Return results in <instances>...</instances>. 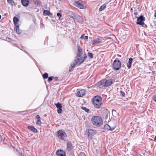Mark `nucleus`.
<instances>
[{
  "label": "nucleus",
  "instance_id": "obj_27",
  "mask_svg": "<svg viewBox=\"0 0 156 156\" xmlns=\"http://www.w3.org/2000/svg\"><path fill=\"white\" fill-rule=\"evenodd\" d=\"M55 105L57 108H62V104L59 103H58L57 104H55Z\"/></svg>",
  "mask_w": 156,
  "mask_h": 156
},
{
  "label": "nucleus",
  "instance_id": "obj_24",
  "mask_svg": "<svg viewBox=\"0 0 156 156\" xmlns=\"http://www.w3.org/2000/svg\"><path fill=\"white\" fill-rule=\"evenodd\" d=\"M81 108L83 110L85 111L86 112H87V113H90V109L87 108L85 107H81Z\"/></svg>",
  "mask_w": 156,
  "mask_h": 156
},
{
  "label": "nucleus",
  "instance_id": "obj_19",
  "mask_svg": "<svg viewBox=\"0 0 156 156\" xmlns=\"http://www.w3.org/2000/svg\"><path fill=\"white\" fill-rule=\"evenodd\" d=\"M15 30L17 34H20L21 33V31L19 29V25L15 26Z\"/></svg>",
  "mask_w": 156,
  "mask_h": 156
},
{
  "label": "nucleus",
  "instance_id": "obj_3",
  "mask_svg": "<svg viewBox=\"0 0 156 156\" xmlns=\"http://www.w3.org/2000/svg\"><path fill=\"white\" fill-rule=\"evenodd\" d=\"M112 83L111 79H104L101 81L100 82H98L99 85H101L102 86L107 87L110 86Z\"/></svg>",
  "mask_w": 156,
  "mask_h": 156
},
{
  "label": "nucleus",
  "instance_id": "obj_29",
  "mask_svg": "<svg viewBox=\"0 0 156 156\" xmlns=\"http://www.w3.org/2000/svg\"><path fill=\"white\" fill-rule=\"evenodd\" d=\"M88 56H89L91 58H93V54L92 53L90 52H88Z\"/></svg>",
  "mask_w": 156,
  "mask_h": 156
},
{
  "label": "nucleus",
  "instance_id": "obj_35",
  "mask_svg": "<svg viewBox=\"0 0 156 156\" xmlns=\"http://www.w3.org/2000/svg\"><path fill=\"white\" fill-rule=\"evenodd\" d=\"M120 94H121V96H122L123 97H125V93L122 92V91H120Z\"/></svg>",
  "mask_w": 156,
  "mask_h": 156
},
{
  "label": "nucleus",
  "instance_id": "obj_26",
  "mask_svg": "<svg viewBox=\"0 0 156 156\" xmlns=\"http://www.w3.org/2000/svg\"><path fill=\"white\" fill-rule=\"evenodd\" d=\"M85 36V34H83L80 37V38L81 39H87L88 38V36Z\"/></svg>",
  "mask_w": 156,
  "mask_h": 156
},
{
  "label": "nucleus",
  "instance_id": "obj_20",
  "mask_svg": "<svg viewBox=\"0 0 156 156\" xmlns=\"http://www.w3.org/2000/svg\"><path fill=\"white\" fill-rule=\"evenodd\" d=\"M104 129L108 130H113L114 129V128H111L110 126L108 124H106L104 126Z\"/></svg>",
  "mask_w": 156,
  "mask_h": 156
},
{
  "label": "nucleus",
  "instance_id": "obj_17",
  "mask_svg": "<svg viewBox=\"0 0 156 156\" xmlns=\"http://www.w3.org/2000/svg\"><path fill=\"white\" fill-rule=\"evenodd\" d=\"M133 59L132 58H130L127 63V66L128 69H129L131 67L132 63L133 62Z\"/></svg>",
  "mask_w": 156,
  "mask_h": 156
},
{
  "label": "nucleus",
  "instance_id": "obj_11",
  "mask_svg": "<svg viewBox=\"0 0 156 156\" xmlns=\"http://www.w3.org/2000/svg\"><path fill=\"white\" fill-rule=\"evenodd\" d=\"M74 5L80 9H83L84 6L83 5L81 4L78 1H76L74 2Z\"/></svg>",
  "mask_w": 156,
  "mask_h": 156
},
{
  "label": "nucleus",
  "instance_id": "obj_44",
  "mask_svg": "<svg viewBox=\"0 0 156 156\" xmlns=\"http://www.w3.org/2000/svg\"><path fill=\"white\" fill-rule=\"evenodd\" d=\"M150 68L151 69H152V67H150Z\"/></svg>",
  "mask_w": 156,
  "mask_h": 156
},
{
  "label": "nucleus",
  "instance_id": "obj_28",
  "mask_svg": "<svg viewBox=\"0 0 156 156\" xmlns=\"http://www.w3.org/2000/svg\"><path fill=\"white\" fill-rule=\"evenodd\" d=\"M43 76L44 79H47L48 77V74L47 73H45L43 75Z\"/></svg>",
  "mask_w": 156,
  "mask_h": 156
},
{
  "label": "nucleus",
  "instance_id": "obj_38",
  "mask_svg": "<svg viewBox=\"0 0 156 156\" xmlns=\"http://www.w3.org/2000/svg\"><path fill=\"white\" fill-rule=\"evenodd\" d=\"M80 155V156H83L85 155L83 153H80V154H79V156Z\"/></svg>",
  "mask_w": 156,
  "mask_h": 156
},
{
  "label": "nucleus",
  "instance_id": "obj_21",
  "mask_svg": "<svg viewBox=\"0 0 156 156\" xmlns=\"http://www.w3.org/2000/svg\"><path fill=\"white\" fill-rule=\"evenodd\" d=\"M106 8V5L105 4H103L101 5L99 9V10L100 12L104 10Z\"/></svg>",
  "mask_w": 156,
  "mask_h": 156
},
{
  "label": "nucleus",
  "instance_id": "obj_48",
  "mask_svg": "<svg viewBox=\"0 0 156 156\" xmlns=\"http://www.w3.org/2000/svg\"><path fill=\"white\" fill-rule=\"evenodd\" d=\"M153 72V73H155V72Z\"/></svg>",
  "mask_w": 156,
  "mask_h": 156
},
{
  "label": "nucleus",
  "instance_id": "obj_9",
  "mask_svg": "<svg viewBox=\"0 0 156 156\" xmlns=\"http://www.w3.org/2000/svg\"><path fill=\"white\" fill-rule=\"evenodd\" d=\"M78 48V54L76 56V58H80L83 54L84 51L82 48L79 46H77Z\"/></svg>",
  "mask_w": 156,
  "mask_h": 156
},
{
  "label": "nucleus",
  "instance_id": "obj_18",
  "mask_svg": "<svg viewBox=\"0 0 156 156\" xmlns=\"http://www.w3.org/2000/svg\"><path fill=\"white\" fill-rule=\"evenodd\" d=\"M21 3L24 6H27L29 4V2L28 0H21Z\"/></svg>",
  "mask_w": 156,
  "mask_h": 156
},
{
  "label": "nucleus",
  "instance_id": "obj_31",
  "mask_svg": "<svg viewBox=\"0 0 156 156\" xmlns=\"http://www.w3.org/2000/svg\"><path fill=\"white\" fill-rule=\"evenodd\" d=\"M57 16H58L59 17V20H60V17L62 16V14L61 13L58 12L57 13Z\"/></svg>",
  "mask_w": 156,
  "mask_h": 156
},
{
  "label": "nucleus",
  "instance_id": "obj_22",
  "mask_svg": "<svg viewBox=\"0 0 156 156\" xmlns=\"http://www.w3.org/2000/svg\"><path fill=\"white\" fill-rule=\"evenodd\" d=\"M19 20L16 17H14L13 18V21L14 24L15 26L18 25L17 24V22L19 21Z\"/></svg>",
  "mask_w": 156,
  "mask_h": 156
},
{
  "label": "nucleus",
  "instance_id": "obj_15",
  "mask_svg": "<svg viewBox=\"0 0 156 156\" xmlns=\"http://www.w3.org/2000/svg\"><path fill=\"white\" fill-rule=\"evenodd\" d=\"M28 128L34 133H37L38 131L37 129L35 128L34 126H28Z\"/></svg>",
  "mask_w": 156,
  "mask_h": 156
},
{
  "label": "nucleus",
  "instance_id": "obj_23",
  "mask_svg": "<svg viewBox=\"0 0 156 156\" xmlns=\"http://www.w3.org/2000/svg\"><path fill=\"white\" fill-rule=\"evenodd\" d=\"M50 12L47 10H44L43 12V15L44 16H49Z\"/></svg>",
  "mask_w": 156,
  "mask_h": 156
},
{
  "label": "nucleus",
  "instance_id": "obj_1",
  "mask_svg": "<svg viewBox=\"0 0 156 156\" xmlns=\"http://www.w3.org/2000/svg\"><path fill=\"white\" fill-rule=\"evenodd\" d=\"M91 122L94 125L97 126H101L103 123L102 119L98 116H93L91 119Z\"/></svg>",
  "mask_w": 156,
  "mask_h": 156
},
{
  "label": "nucleus",
  "instance_id": "obj_47",
  "mask_svg": "<svg viewBox=\"0 0 156 156\" xmlns=\"http://www.w3.org/2000/svg\"><path fill=\"white\" fill-rule=\"evenodd\" d=\"M155 12L156 13V10L155 11Z\"/></svg>",
  "mask_w": 156,
  "mask_h": 156
},
{
  "label": "nucleus",
  "instance_id": "obj_25",
  "mask_svg": "<svg viewBox=\"0 0 156 156\" xmlns=\"http://www.w3.org/2000/svg\"><path fill=\"white\" fill-rule=\"evenodd\" d=\"M35 4L39 6L41 5H42L41 2L39 0H36L35 1Z\"/></svg>",
  "mask_w": 156,
  "mask_h": 156
},
{
  "label": "nucleus",
  "instance_id": "obj_7",
  "mask_svg": "<svg viewBox=\"0 0 156 156\" xmlns=\"http://www.w3.org/2000/svg\"><path fill=\"white\" fill-rule=\"evenodd\" d=\"M79 58H76L74 61V62H73L72 64H71L70 66L69 67V71L70 72L72 71L73 69L75 67V66L77 65H80L81 63L79 62L78 60Z\"/></svg>",
  "mask_w": 156,
  "mask_h": 156
},
{
  "label": "nucleus",
  "instance_id": "obj_16",
  "mask_svg": "<svg viewBox=\"0 0 156 156\" xmlns=\"http://www.w3.org/2000/svg\"><path fill=\"white\" fill-rule=\"evenodd\" d=\"M87 58V56L86 54H84L83 55L82 57H80V58H79V62H80V63H83L85 59L86 58Z\"/></svg>",
  "mask_w": 156,
  "mask_h": 156
},
{
  "label": "nucleus",
  "instance_id": "obj_39",
  "mask_svg": "<svg viewBox=\"0 0 156 156\" xmlns=\"http://www.w3.org/2000/svg\"><path fill=\"white\" fill-rule=\"evenodd\" d=\"M134 14L135 15H136L138 14V12H137L136 11H135L134 13Z\"/></svg>",
  "mask_w": 156,
  "mask_h": 156
},
{
  "label": "nucleus",
  "instance_id": "obj_33",
  "mask_svg": "<svg viewBox=\"0 0 156 156\" xmlns=\"http://www.w3.org/2000/svg\"><path fill=\"white\" fill-rule=\"evenodd\" d=\"M153 100L156 102V95H154L152 97Z\"/></svg>",
  "mask_w": 156,
  "mask_h": 156
},
{
  "label": "nucleus",
  "instance_id": "obj_6",
  "mask_svg": "<svg viewBox=\"0 0 156 156\" xmlns=\"http://www.w3.org/2000/svg\"><path fill=\"white\" fill-rule=\"evenodd\" d=\"M58 137L61 140H64L65 138L67 137V135L65 131L62 130L58 131L57 133Z\"/></svg>",
  "mask_w": 156,
  "mask_h": 156
},
{
  "label": "nucleus",
  "instance_id": "obj_46",
  "mask_svg": "<svg viewBox=\"0 0 156 156\" xmlns=\"http://www.w3.org/2000/svg\"><path fill=\"white\" fill-rule=\"evenodd\" d=\"M72 67H73V64H72Z\"/></svg>",
  "mask_w": 156,
  "mask_h": 156
},
{
  "label": "nucleus",
  "instance_id": "obj_10",
  "mask_svg": "<svg viewBox=\"0 0 156 156\" xmlns=\"http://www.w3.org/2000/svg\"><path fill=\"white\" fill-rule=\"evenodd\" d=\"M86 94V90L84 89H82L77 92L76 95L78 97H82Z\"/></svg>",
  "mask_w": 156,
  "mask_h": 156
},
{
  "label": "nucleus",
  "instance_id": "obj_49",
  "mask_svg": "<svg viewBox=\"0 0 156 156\" xmlns=\"http://www.w3.org/2000/svg\"><path fill=\"white\" fill-rule=\"evenodd\" d=\"M22 156H23V155H22Z\"/></svg>",
  "mask_w": 156,
  "mask_h": 156
},
{
  "label": "nucleus",
  "instance_id": "obj_30",
  "mask_svg": "<svg viewBox=\"0 0 156 156\" xmlns=\"http://www.w3.org/2000/svg\"><path fill=\"white\" fill-rule=\"evenodd\" d=\"M7 1L9 3L12 5H13L14 4V3L13 0H7Z\"/></svg>",
  "mask_w": 156,
  "mask_h": 156
},
{
  "label": "nucleus",
  "instance_id": "obj_42",
  "mask_svg": "<svg viewBox=\"0 0 156 156\" xmlns=\"http://www.w3.org/2000/svg\"><path fill=\"white\" fill-rule=\"evenodd\" d=\"M154 140L155 141H156V136H155V137L154 138Z\"/></svg>",
  "mask_w": 156,
  "mask_h": 156
},
{
  "label": "nucleus",
  "instance_id": "obj_4",
  "mask_svg": "<svg viewBox=\"0 0 156 156\" xmlns=\"http://www.w3.org/2000/svg\"><path fill=\"white\" fill-rule=\"evenodd\" d=\"M96 133V131L92 129H88L86 130L85 134L87 136L89 139L91 140L92 138V136Z\"/></svg>",
  "mask_w": 156,
  "mask_h": 156
},
{
  "label": "nucleus",
  "instance_id": "obj_13",
  "mask_svg": "<svg viewBox=\"0 0 156 156\" xmlns=\"http://www.w3.org/2000/svg\"><path fill=\"white\" fill-rule=\"evenodd\" d=\"M101 42H102V40L99 38H97L92 41V44L93 45L96 44L101 43Z\"/></svg>",
  "mask_w": 156,
  "mask_h": 156
},
{
  "label": "nucleus",
  "instance_id": "obj_5",
  "mask_svg": "<svg viewBox=\"0 0 156 156\" xmlns=\"http://www.w3.org/2000/svg\"><path fill=\"white\" fill-rule=\"evenodd\" d=\"M121 63L120 61L118 60H115L113 63V68L115 70H118L121 68Z\"/></svg>",
  "mask_w": 156,
  "mask_h": 156
},
{
  "label": "nucleus",
  "instance_id": "obj_36",
  "mask_svg": "<svg viewBox=\"0 0 156 156\" xmlns=\"http://www.w3.org/2000/svg\"><path fill=\"white\" fill-rule=\"evenodd\" d=\"M53 77V76L49 77L48 78V81L49 82H51V81L52 80Z\"/></svg>",
  "mask_w": 156,
  "mask_h": 156
},
{
  "label": "nucleus",
  "instance_id": "obj_32",
  "mask_svg": "<svg viewBox=\"0 0 156 156\" xmlns=\"http://www.w3.org/2000/svg\"><path fill=\"white\" fill-rule=\"evenodd\" d=\"M36 124L37 125H41V120H37L36 122Z\"/></svg>",
  "mask_w": 156,
  "mask_h": 156
},
{
  "label": "nucleus",
  "instance_id": "obj_40",
  "mask_svg": "<svg viewBox=\"0 0 156 156\" xmlns=\"http://www.w3.org/2000/svg\"><path fill=\"white\" fill-rule=\"evenodd\" d=\"M58 79V78L57 77H54V79L55 80H57Z\"/></svg>",
  "mask_w": 156,
  "mask_h": 156
},
{
  "label": "nucleus",
  "instance_id": "obj_2",
  "mask_svg": "<svg viewBox=\"0 0 156 156\" xmlns=\"http://www.w3.org/2000/svg\"><path fill=\"white\" fill-rule=\"evenodd\" d=\"M102 98L99 96H95L93 98V103L95 107L97 108H100L101 104Z\"/></svg>",
  "mask_w": 156,
  "mask_h": 156
},
{
  "label": "nucleus",
  "instance_id": "obj_45",
  "mask_svg": "<svg viewBox=\"0 0 156 156\" xmlns=\"http://www.w3.org/2000/svg\"><path fill=\"white\" fill-rule=\"evenodd\" d=\"M1 16L0 15V19H1Z\"/></svg>",
  "mask_w": 156,
  "mask_h": 156
},
{
  "label": "nucleus",
  "instance_id": "obj_8",
  "mask_svg": "<svg viewBox=\"0 0 156 156\" xmlns=\"http://www.w3.org/2000/svg\"><path fill=\"white\" fill-rule=\"evenodd\" d=\"M145 20V18L143 16H141L137 19L136 24L143 25L144 24V21Z\"/></svg>",
  "mask_w": 156,
  "mask_h": 156
},
{
  "label": "nucleus",
  "instance_id": "obj_14",
  "mask_svg": "<svg viewBox=\"0 0 156 156\" xmlns=\"http://www.w3.org/2000/svg\"><path fill=\"white\" fill-rule=\"evenodd\" d=\"M67 150L69 151H71L73 148L72 143L70 142H68L67 144Z\"/></svg>",
  "mask_w": 156,
  "mask_h": 156
},
{
  "label": "nucleus",
  "instance_id": "obj_50",
  "mask_svg": "<svg viewBox=\"0 0 156 156\" xmlns=\"http://www.w3.org/2000/svg\"><path fill=\"white\" fill-rule=\"evenodd\" d=\"M109 156H110V155H109Z\"/></svg>",
  "mask_w": 156,
  "mask_h": 156
},
{
  "label": "nucleus",
  "instance_id": "obj_41",
  "mask_svg": "<svg viewBox=\"0 0 156 156\" xmlns=\"http://www.w3.org/2000/svg\"><path fill=\"white\" fill-rule=\"evenodd\" d=\"M154 16L156 18V13L155 12Z\"/></svg>",
  "mask_w": 156,
  "mask_h": 156
},
{
  "label": "nucleus",
  "instance_id": "obj_37",
  "mask_svg": "<svg viewBox=\"0 0 156 156\" xmlns=\"http://www.w3.org/2000/svg\"><path fill=\"white\" fill-rule=\"evenodd\" d=\"M36 118L37 119V120H41V119L40 117L38 115H37L36 116Z\"/></svg>",
  "mask_w": 156,
  "mask_h": 156
},
{
  "label": "nucleus",
  "instance_id": "obj_43",
  "mask_svg": "<svg viewBox=\"0 0 156 156\" xmlns=\"http://www.w3.org/2000/svg\"><path fill=\"white\" fill-rule=\"evenodd\" d=\"M139 17H137L136 15H135V18H137L138 19V18H139Z\"/></svg>",
  "mask_w": 156,
  "mask_h": 156
},
{
  "label": "nucleus",
  "instance_id": "obj_34",
  "mask_svg": "<svg viewBox=\"0 0 156 156\" xmlns=\"http://www.w3.org/2000/svg\"><path fill=\"white\" fill-rule=\"evenodd\" d=\"M62 111L61 108H59L58 109L57 112L58 113H60L62 112Z\"/></svg>",
  "mask_w": 156,
  "mask_h": 156
},
{
  "label": "nucleus",
  "instance_id": "obj_12",
  "mask_svg": "<svg viewBox=\"0 0 156 156\" xmlns=\"http://www.w3.org/2000/svg\"><path fill=\"white\" fill-rule=\"evenodd\" d=\"M58 156H66L65 152L62 150H58L56 152Z\"/></svg>",
  "mask_w": 156,
  "mask_h": 156
}]
</instances>
